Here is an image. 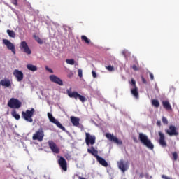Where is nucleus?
Segmentation results:
<instances>
[{
  "mask_svg": "<svg viewBox=\"0 0 179 179\" xmlns=\"http://www.w3.org/2000/svg\"><path fill=\"white\" fill-rule=\"evenodd\" d=\"M48 117L50 122H52V124H55V125H57V127L59 128L62 131H65V127L62 126L61 122H59L57 119H55V117H52V114L48 113Z\"/></svg>",
  "mask_w": 179,
  "mask_h": 179,
  "instance_id": "nucleus-8",
  "label": "nucleus"
},
{
  "mask_svg": "<svg viewBox=\"0 0 179 179\" xmlns=\"http://www.w3.org/2000/svg\"><path fill=\"white\" fill-rule=\"evenodd\" d=\"M85 143L87 146L94 145L96 143V136H92L90 133H85Z\"/></svg>",
  "mask_w": 179,
  "mask_h": 179,
  "instance_id": "nucleus-10",
  "label": "nucleus"
},
{
  "mask_svg": "<svg viewBox=\"0 0 179 179\" xmlns=\"http://www.w3.org/2000/svg\"><path fill=\"white\" fill-rule=\"evenodd\" d=\"M13 75L17 79V82H22L23 80V72L17 69L14 70Z\"/></svg>",
  "mask_w": 179,
  "mask_h": 179,
  "instance_id": "nucleus-17",
  "label": "nucleus"
},
{
  "mask_svg": "<svg viewBox=\"0 0 179 179\" xmlns=\"http://www.w3.org/2000/svg\"><path fill=\"white\" fill-rule=\"evenodd\" d=\"M87 152L92 155V156H94L96 159L99 157V151H97L94 147L92 146L90 148H88Z\"/></svg>",
  "mask_w": 179,
  "mask_h": 179,
  "instance_id": "nucleus-19",
  "label": "nucleus"
},
{
  "mask_svg": "<svg viewBox=\"0 0 179 179\" xmlns=\"http://www.w3.org/2000/svg\"><path fill=\"white\" fill-rule=\"evenodd\" d=\"M49 79L53 83H56L57 85H59V86H63L64 85V82L61 78L57 77L55 75H51L49 77Z\"/></svg>",
  "mask_w": 179,
  "mask_h": 179,
  "instance_id": "nucleus-14",
  "label": "nucleus"
},
{
  "mask_svg": "<svg viewBox=\"0 0 179 179\" xmlns=\"http://www.w3.org/2000/svg\"><path fill=\"white\" fill-rule=\"evenodd\" d=\"M152 106H154V107H156V108H158V107H160V103L157 101V99H152Z\"/></svg>",
  "mask_w": 179,
  "mask_h": 179,
  "instance_id": "nucleus-27",
  "label": "nucleus"
},
{
  "mask_svg": "<svg viewBox=\"0 0 179 179\" xmlns=\"http://www.w3.org/2000/svg\"><path fill=\"white\" fill-rule=\"evenodd\" d=\"M162 178L164 179H171V178H169V176H166V175H162Z\"/></svg>",
  "mask_w": 179,
  "mask_h": 179,
  "instance_id": "nucleus-42",
  "label": "nucleus"
},
{
  "mask_svg": "<svg viewBox=\"0 0 179 179\" xmlns=\"http://www.w3.org/2000/svg\"><path fill=\"white\" fill-rule=\"evenodd\" d=\"M1 81H0V86H1Z\"/></svg>",
  "mask_w": 179,
  "mask_h": 179,
  "instance_id": "nucleus-46",
  "label": "nucleus"
},
{
  "mask_svg": "<svg viewBox=\"0 0 179 179\" xmlns=\"http://www.w3.org/2000/svg\"><path fill=\"white\" fill-rule=\"evenodd\" d=\"M66 62L69 65H75V59H66Z\"/></svg>",
  "mask_w": 179,
  "mask_h": 179,
  "instance_id": "nucleus-30",
  "label": "nucleus"
},
{
  "mask_svg": "<svg viewBox=\"0 0 179 179\" xmlns=\"http://www.w3.org/2000/svg\"><path fill=\"white\" fill-rule=\"evenodd\" d=\"M130 85L132 86V88H131V94L136 99H139V92L138 91V87L136 86V81H135V79H131Z\"/></svg>",
  "mask_w": 179,
  "mask_h": 179,
  "instance_id": "nucleus-6",
  "label": "nucleus"
},
{
  "mask_svg": "<svg viewBox=\"0 0 179 179\" xmlns=\"http://www.w3.org/2000/svg\"><path fill=\"white\" fill-rule=\"evenodd\" d=\"M45 69H46V71H48V72H50V73H54V71H52V69L48 68V66H45Z\"/></svg>",
  "mask_w": 179,
  "mask_h": 179,
  "instance_id": "nucleus-36",
  "label": "nucleus"
},
{
  "mask_svg": "<svg viewBox=\"0 0 179 179\" xmlns=\"http://www.w3.org/2000/svg\"><path fill=\"white\" fill-rule=\"evenodd\" d=\"M173 158L172 159L174 162H177V159H178V154H177L176 152L172 153Z\"/></svg>",
  "mask_w": 179,
  "mask_h": 179,
  "instance_id": "nucleus-31",
  "label": "nucleus"
},
{
  "mask_svg": "<svg viewBox=\"0 0 179 179\" xmlns=\"http://www.w3.org/2000/svg\"><path fill=\"white\" fill-rule=\"evenodd\" d=\"M20 48L21 51L25 52V54H27L28 55H30V54H31V50H30V48H29V45H27V43L24 41L20 43Z\"/></svg>",
  "mask_w": 179,
  "mask_h": 179,
  "instance_id": "nucleus-11",
  "label": "nucleus"
},
{
  "mask_svg": "<svg viewBox=\"0 0 179 179\" xmlns=\"http://www.w3.org/2000/svg\"><path fill=\"white\" fill-rule=\"evenodd\" d=\"M81 40H82L83 41H85V43L86 44H90V39H89L88 38H87V36H85V35L81 36Z\"/></svg>",
  "mask_w": 179,
  "mask_h": 179,
  "instance_id": "nucleus-28",
  "label": "nucleus"
},
{
  "mask_svg": "<svg viewBox=\"0 0 179 179\" xmlns=\"http://www.w3.org/2000/svg\"><path fill=\"white\" fill-rule=\"evenodd\" d=\"M8 106L10 107V108L19 109L20 107H22V103L17 99L11 98L8 102Z\"/></svg>",
  "mask_w": 179,
  "mask_h": 179,
  "instance_id": "nucleus-4",
  "label": "nucleus"
},
{
  "mask_svg": "<svg viewBox=\"0 0 179 179\" xmlns=\"http://www.w3.org/2000/svg\"><path fill=\"white\" fill-rule=\"evenodd\" d=\"M11 115L17 120H20V115L17 114L15 109L11 111Z\"/></svg>",
  "mask_w": 179,
  "mask_h": 179,
  "instance_id": "nucleus-23",
  "label": "nucleus"
},
{
  "mask_svg": "<svg viewBox=\"0 0 179 179\" xmlns=\"http://www.w3.org/2000/svg\"><path fill=\"white\" fill-rule=\"evenodd\" d=\"M67 94L69 97H71V99L73 98L75 99V100H78V99H79L81 103H85V101L87 100L86 97L79 94V93H78L77 92H72L69 90H67Z\"/></svg>",
  "mask_w": 179,
  "mask_h": 179,
  "instance_id": "nucleus-3",
  "label": "nucleus"
},
{
  "mask_svg": "<svg viewBox=\"0 0 179 179\" xmlns=\"http://www.w3.org/2000/svg\"><path fill=\"white\" fill-rule=\"evenodd\" d=\"M106 69L109 71L110 72H111L113 71V66L111 65L109 66H106Z\"/></svg>",
  "mask_w": 179,
  "mask_h": 179,
  "instance_id": "nucleus-34",
  "label": "nucleus"
},
{
  "mask_svg": "<svg viewBox=\"0 0 179 179\" xmlns=\"http://www.w3.org/2000/svg\"><path fill=\"white\" fill-rule=\"evenodd\" d=\"M132 69H134V71H138V66H136V65H133L132 66Z\"/></svg>",
  "mask_w": 179,
  "mask_h": 179,
  "instance_id": "nucleus-41",
  "label": "nucleus"
},
{
  "mask_svg": "<svg viewBox=\"0 0 179 179\" xmlns=\"http://www.w3.org/2000/svg\"><path fill=\"white\" fill-rule=\"evenodd\" d=\"M166 133L169 135V136H178V131H177V128L174 125L169 126V129L166 130Z\"/></svg>",
  "mask_w": 179,
  "mask_h": 179,
  "instance_id": "nucleus-13",
  "label": "nucleus"
},
{
  "mask_svg": "<svg viewBox=\"0 0 179 179\" xmlns=\"http://www.w3.org/2000/svg\"><path fill=\"white\" fill-rule=\"evenodd\" d=\"M117 166L120 170H121L122 173H125L129 169V162L124 159H120L117 162Z\"/></svg>",
  "mask_w": 179,
  "mask_h": 179,
  "instance_id": "nucleus-7",
  "label": "nucleus"
},
{
  "mask_svg": "<svg viewBox=\"0 0 179 179\" xmlns=\"http://www.w3.org/2000/svg\"><path fill=\"white\" fill-rule=\"evenodd\" d=\"M162 122L165 125H167V124H169V120H167V118H166V117H162Z\"/></svg>",
  "mask_w": 179,
  "mask_h": 179,
  "instance_id": "nucleus-33",
  "label": "nucleus"
},
{
  "mask_svg": "<svg viewBox=\"0 0 179 179\" xmlns=\"http://www.w3.org/2000/svg\"><path fill=\"white\" fill-rule=\"evenodd\" d=\"M33 141H38V142H43V139H44V130L43 128H40L33 134L32 136Z\"/></svg>",
  "mask_w": 179,
  "mask_h": 179,
  "instance_id": "nucleus-5",
  "label": "nucleus"
},
{
  "mask_svg": "<svg viewBox=\"0 0 179 179\" xmlns=\"http://www.w3.org/2000/svg\"><path fill=\"white\" fill-rule=\"evenodd\" d=\"M27 69H29V71H31L32 72H36V71H37V67L35 65L33 64H27Z\"/></svg>",
  "mask_w": 179,
  "mask_h": 179,
  "instance_id": "nucleus-24",
  "label": "nucleus"
},
{
  "mask_svg": "<svg viewBox=\"0 0 179 179\" xmlns=\"http://www.w3.org/2000/svg\"><path fill=\"white\" fill-rule=\"evenodd\" d=\"M6 32L8 34L9 37H10L11 38H15V37H16V34L13 31V30L8 29Z\"/></svg>",
  "mask_w": 179,
  "mask_h": 179,
  "instance_id": "nucleus-26",
  "label": "nucleus"
},
{
  "mask_svg": "<svg viewBox=\"0 0 179 179\" xmlns=\"http://www.w3.org/2000/svg\"><path fill=\"white\" fill-rule=\"evenodd\" d=\"M67 76L69 78H72V76H73V73L72 71H69L68 74H67Z\"/></svg>",
  "mask_w": 179,
  "mask_h": 179,
  "instance_id": "nucleus-38",
  "label": "nucleus"
},
{
  "mask_svg": "<svg viewBox=\"0 0 179 179\" xmlns=\"http://www.w3.org/2000/svg\"><path fill=\"white\" fill-rule=\"evenodd\" d=\"M78 73L79 78H82V76H83V71H82V69H78Z\"/></svg>",
  "mask_w": 179,
  "mask_h": 179,
  "instance_id": "nucleus-35",
  "label": "nucleus"
},
{
  "mask_svg": "<svg viewBox=\"0 0 179 179\" xmlns=\"http://www.w3.org/2000/svg\"><path fill=\"white\" fill-rule=\"evenodd\" d=\"M150 78L151 80H153L155 79V76L153 75V73L149 72Z\"/></svg>",
  "mask_w": 179,
  "mask_h": 179,
  "instance_id": "nucleus-37",
  "label": "nucleus"
},
{
  "mask_svg": "<svg viewBox=\"0 0 179 179\" xmlns=\"http://www.w3.org/2000/svg\"><path fill=\"white\" fill-rule=\"evenodd\" d=\"M92 74L93 78H97V74L96 73V71H92Z\"/></svg>",
  "mask_w": 179,
  "mask_h": 179,
  "instance_id": "nucleus-39",
  "label": "nucleus"
},
{
  "mask_svg": "<svg viewBox=\"0 0 179 179\" xmlns=\"http://www.w3.org/2000/svg\"><path fill=\"white\" fill-rule=\"evenodd\" d=\"M158 134L159 136V145L162 146V148H166L167 146V143H166V137L164 136V134L162 133V131H159Z\"/></svg>",
  "mask_w": 179,
  "mask_h": 179,
  "instance_id": "nucleus-16",
  "label": "nucleus"
},
{
  "mask_svg": "<svg viewBox=\"0 0 179 179\" xmlns=\"http://www.w3.org/2000/svg\"><path fill=\"white\" fill-rule=\"evenodd\" d=\"M162 106L166 111H173V108H171V105L169 101H162Z\"/></svg>",
  "mask_w": 179,
  "mask_h": 179,
  "instance_id": "nucleus-21",
  "label": "nucleus"
},
{
  "mask_svg": "<svg viewBox=\"0 0 179 179\" xmlns=\"http://www.w3.org/2000/svg\"><path fill=\"white\" fill-rule=\"evenodd\" d=\"M3 44H4V45L7 47L8 50L11 51L13 54H14V55L16 54V48L15 47V45L9 40L3 39Z\"/></svg>",
  "mask_w": 179,
  "mask_h": 179,
  "instance_id": "nucleus-9",
  "label": "nucleus"
},
{
  "mask_svg": "<svg viewBox=\"0 0 179 179\" xmlns=\"http://www.w3.org/2000/svg\"><path fill=\"white\" fill-rule=\"evenodd\" d=\"M36 113V110L31 108V110H27L25 112H22V118L25 120L27 122H33V116Z\"/></svg>",
  "mask_w": 179,
  "mask_h": 179,
  "instance_id": "nucleus-2",
  "label": "nucleus"
},
{
  "mask_svg": "<svg viewBox=\"0 0 179 179\" xmlns=\"http://www.w3.org/2000/svg\"><path fill=\"white\" fill-rule=\"evenodd\" d=\"M96 160L99 163V164H101L103 167H108V163L103 157H101L100 156H98L96 157Z\"/></svg>",
  "mask_w": 179,
  "mask_h": 179,
  "instance_id": "nucleus-20",
  "label": "nucleus"
},
{
  "mask_svg": "<svg viewBox=\"0 0 179 179\" xmlns=\"http://www.w3.org/2000/svg\"><path fill=\"white\" fill-rule=\"evenodd\" d=\"M157 125L158 127H160V125H162V122H160L159 120H158V121L157 122Z\"/></svg>",
  "mask_w": 179,
  "mask_h": 179,
  "instance_id": "nucleus-44",
  "label": "nucleus"
},
{
  "mask_svg": "<svg viewBox=\"0 0 179 179\" xmlns=\"http://www.w3.org/2000/svg\"><path fill=\"white\" fill-rule=\"evenodd\" d=\"M113 142L114 143H116V145H122V141L118 139V138H117L114 136H113Z\"/></svg>",
  "mask_w": 179,
  "mask_h": 179,
  "instance_id": "nucleus-25",
  "label": "nucleus"
},
{
  "mask_svg": "<svg viewBox=\"0 0 179 179\" xmlns=\"http://www.w3.org/2000/svg\"><path fill=\"white\" fill-rule=\"evenodd\" d=\"M141 80L143 83H147L146 79L143 76H141Z\"/></svg>",
  "mask_w": 179,
  "mask_h": 179,
  "instance_id": "nucleus-40",
  "label": "nucleus"
},
{
  "mask_svg": "<svg viewBox=\"0 0 179 179\" xmlns=\"http://www.w3.org/2000/svg\"><path fill=\"white\" fill-rule=\"evenodd\" d=\"M78 179H86V178L79 176Z\"/></svg>",
  "mask_w": 179,
  "mask_h": 179,
  "instance_id": "nucleus-45",
  "label": "nucleus"
},
{
  "mask_svg": "<svg viewBox=\"0 0 179 179\" xmlns=\"http://www.w3.org/2000/svg\"><path fill=\"white\" fill-rule=\"evenodd\" d=\"M138 139L144 146L148 148V149H150V150H153V149H155V145L152 143V141H150L145 134H143V133H139Z\"/></svg>",
  "mask_w": 179,
  "mask_h": 179,
  "instance_id": "nucleus-1",
  "label": "nucleus"
},
{
  "mask_svg": "<svg viewBox=\"0 0 179 179\" xmlns=\"http://www.w3.org/2000/svg\"><path fill=\"white\" fill-rule=\"evenodd\" d=\"M59 166L64 170V171H66L68 170V163L66 162V159L64 158V157H59V159L57 161Z\"/></svg>",
  "mask_w": 179,
  "mask_h": 179,
  "instance_id": "nucleus-12",
  "label": "nucleus"
},
{
  "mask_svg": "<svg viewBox=\"0 0 179 179\" xmlns=\"http://www.w3.org/2000/svg\"><path fill=\"white\" fill-rule=\"evenodd\" d=\"M13 5H15V6H17V0H13Z\"/></svg>",
  "mask_w": 179,
  "mask_h": 179,
  "instance_id": "nucleus-43",
  "label": "nucleus"
},
{
  "mask_svg": "<svg viewBox=\"0 0 179 179\" xmlns=\"http://www.w3.org/2000/svg\"><path fill=\"white\" fill-rule=\"evenodd\" d=\"M34 38L36 40V41H37L38 44H43V40H41L38 36L34 35Z\"/></svg>",
  "mask_w": 179,
  "mask_h": 179,
  "instance_id": "nucleus-29",
  "label": "nucleus"
},
{
  "mask_svg": "<svg viewBox=\"0 0 179 179\" xmlns=\"http://www.w3.org/2000/svg\"><path fill=\"white\" fill-rule=\"evenodd\" d=\"M1 86L4 87H12V83H10V80L4 78L1 80Z\"/></svg>",
  "mask_w": 179,
  "mask_h": 179,
  "instance_id": "nucleus-22",
  "label": "nucleus"
},
{
  "mask_svg": "<svg viewBox=\"0 0 179 179\" xmlns=\"http://www.w3.org/2000/svg\"><path fill=\"white\" fill-rule=\"evenodd\" d=\"M106 136L108 139H109V141H113V135L111 134L107 133Z\"/></svg>",
  "mask_w": 179,
  "mask_h": 179,
  "instance_id": "nucleus-32",
  "label": "nucleus"
},
{
  "mask_svg": "<svg viewBox=\"0 0 179 179\" xmlns=\"http://www.w3.org/2000/svg\"><path fill=\"white\" fill-rule=\"evenodd\" d=\"M49 148L52 150L53 153L58 154L59 153V148H58V145L54 141H49L48 142Z\"/></svg>",
  "mask_w": 179,
  "mask_h": 179,
  "instance_id": "nucleus-15",
  "label": "nucleus"
},
{
  "mask_svg": "<svg viewBox=\"0 0 179 179\" xmlns=\"http://www.w3.org/2000/svg\"><path fill=\"white\" fill-rule=\"evenodd\" d=\"M70 121L71 124L73 125V127H79L80 122V119L79 117H75V116H71L70 117Z\"/></svg>",
  "mask_w": 179,
  "mask_h": 179,
  "instance_id": "nucleus-18",
  "label": "nucleus"
}]
</instances>
